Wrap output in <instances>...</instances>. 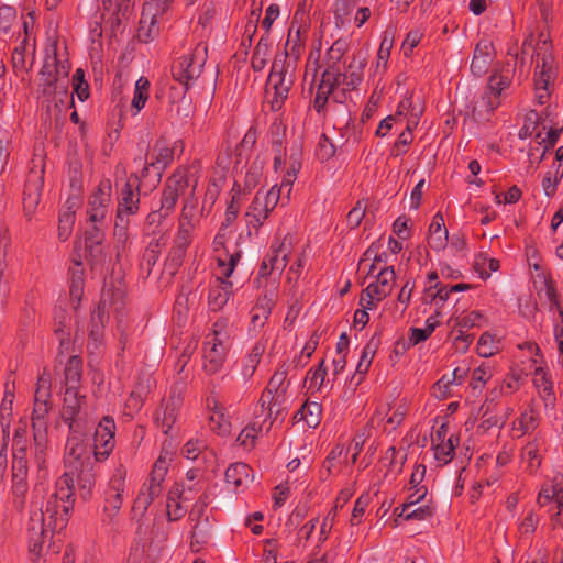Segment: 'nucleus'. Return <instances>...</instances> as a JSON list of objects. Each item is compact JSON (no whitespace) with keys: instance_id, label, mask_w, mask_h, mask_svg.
Masks as SVG:
<instances>
[{"instance_id":"obj_1","label":"nucleus","mask_w":563,"mask_h":563,"mask_svg":"<svg viewBox=\"0 0 563 563\" xmlns=\"http://www.w3.org/2000/svg\"><path fill=\"white\" fill-rule=\"evenodd\" d=\"M65 446L66 472L56 483V492L40 507L31 511L27 532L29 548L33 555L40 556L42 544L48 536L65 528L68 512L73 507L74 475L90 466L91 446L84 443L77 429L70 430Z\"/></svg>"},{"instance_id":"obj_2","label":"nucleus","mask_w":563,"mask_h":563,"mask_svg":"<svg viewBox=\"0 0 563 563\" xmlns=\"http://www.w3.org/2000/svg\"><path fill=\"white\" fill-rule=\"evenodd\" d=\"M70 65L64 54L58 53L57 43L47 49L38 74V91L48 104L58 106L68 97Z\"/></svg>"},{"instance_id":"obj_3","label":"nucleus","mask_w":563,"mask_h":563,"mask_svg":"<svg viewBox=\"0 0 563 563\" xmlns=\"http://www.w3.org/2000/svg\"><path fill=\"white\" fill-rule=\"evenodd\" d=\"M230 347V332L224 321L214 323L212 333L205 341L203 360L205 371L209 374L217 373L223 365Z\"/></svg>"},{"instance_id":"obj_4","label":"nucleus","mask_w":563,"mask_h":563,"mask_svg":"<svg viewBox=\"0 0 563 563\" xmlns=\"http://www.w3.org/2000/svg\"><path fill=\"white\" fill-rule=\"evenodd\" d=\"M111 202V184L102 181L96 192H93L88 202L89 223L107 224Z\"/></svg>"},{"instance_id":"obj_5","label":"nucleus","mask_w":563,"mask_h":563,"mask_svg":"<svg viewBox=\"0 0 563 563\" xmlns=\"http://www.w3.org/2000/svg\"><path fill=\"white\" fill-rule=\"evenodd\" d=\"M113 437L114 422L110 418H104L96 429L93 445L91 448L97 461H101L110 454L114 445Z\"/></svg>"},{"instance_id":"obj_6","label":"nucleus","mask_w":563,"mask_h":563,"mask_svg":"<svg viewBox=\"0 0 563 563\" xmlns=\"http://www.w3.org/2000/svg\"><path fill=\"white\" fill-rule=\"evenodd\" d=\"M290 84L291 81L289 79L286 80L284 64L282 62L275 60L268 77V89H274V96L271 100L272 109L274 111L282 108L284 100L288 96Z\"/></svg>"},{"instance_id":"obj_7","label":"nucleus","mask_w":563,"mask_h":563,"mask_svg":"<svg viewBox=\"0 0 563 563\" xmlns=\"http://www.w3.org/2000/svg\"><path fill=\"white\" fill-rule=\"evenodd\" d=\"M133 183L131 180H125L122 184L118 199L117 216L126 217L130 214H135L139 210L140 178L136 175L133 176Z\"/></svg>"},{"instance_id":"obj_8","label":"nucleus","mask_w":563,"mask_h":563,"mask_svg":"<svg viewBox=\"0 0 563 563\" xmlns=\"http://www.w3.org/2000/svg\"><path fill=\"white\" fill-rule=\"evenodd\" d=\"M191 177V174L179 172L168 179L162 198V209L165 211V216L174 209L178 197L185 194Z\"/></svg>"},{"instance_id":"obj_9","label":"nucleus","mask_w":563,"mask_h":563,"mask_svg":"<svg viewBox=\"0 0 563 563\" xmlns=\"http://www.w3.org/2000/svg\"><path fill=\"white\" fill-rule=\"evenodd\" d=\"M170 0H146L140 21L139 38L148 41L154 31L156 18L159 13L164 12Z\"/></svg>"},{"instance_id":"obj_10","label":"nucleus","mask_w":563,"mask_h":563,"mask_svg":"<svg viewBox=\"0 0 563 563\" xmlns=\"http://www.w3.org/2000/svg\"><path fill=\"white\" fill-rule=\"evenodd\" d=\"M366 65V54L358 52L354 55L344 73L335 71V80L338 86L343 85L347 89L355 88L363 79V69Z\"/></svg>"},{"instance_id":"obj_11","label":"nucleus","mask_w":563,"mask_h":563,"mask_svg":"<svg viewBox=\"0 0 563 563\" xmlns=\"http://www.w3.org/2000/svg\"><path fill=\"white\" fill-rule=\"evenodd\" d=\"M122 297L123 291L120 288H113L108 285L103 288L98 311L92 314V328L90 335L95 341L99 338V324L103 323L107 307L115 305L122 299Z\"/></svg>"},{"instance_id":"obj_12","label":"nucleus","mask_w":563,"mask_h":563,"mask_svg":"<svg viewBox=\"0 0 563 563\" xmlns=\"http://www.w3.org/2000/svg\"><path fill=\"white\" fill-rule=\"evenodd\" d=\"M395 282V272L391 266L385 267L379 271L376 280L372 282L365 289L366 296H373L376 301L386 298L393 290Z\"/></svg>"},{"instance_id":"obj_13","label":"nucleus","mask_w":563,"mask_h":563,"mask_svg":"<svg viewBox=\"0 0 563 563\" xmlns=\"http://www.w3.org/2000/svg\"><path fill=\"white\" fill-rule=\"evenodd\" d=\"M84 397H80L77 389H66L64 396L63 407V419L69 423V429L74 430L79 427L78 421L81 411V401Z\"/></svg>"},{"instance_id":"obj_14","label":"nucleus","mask_w":563,"mask_h":563,"mask_svg":"<svg viewBox=\"0 0 563 563\" xmlns=\"http://www.w3.org/2000/svg\"><path fill=\"white\" fill-rule=\"evenodd\" d=\"M534 90L536 100L539 104H544L550 96L549 86L555 77V70L543 59L542 66H537Z\"/></svg>"},{"instance_id":"obj_15","label":"nucleus","mask_w":563,"mask_h":563,"mask_svg":"<svg viewBox=\"0 0 563 563\" xmlns=\"http://www.w3.org/2000/svg\"><path fill=\"white\" fill-rule=\"evenodd\" d=\"M493 49L492 42L487 40H483L476 45L471 63L473 75L481 77L486 74L494 58Z\"/></svg>"},{"instance_id":"obj_16","label":"nucleus","mask_w":563,"mask_h":563,"mask_svg":"<svg viewBox=\"0 0 563 563\" xmlns=\"http://www.w3.org/2000/svg\"><path fill=\"white\" fill-rule=\"evenodd\" d=\"M207 407L211 411L209 418L211 429L221 435L229 433L230 422L227 417V409L214 396L207 398Z\"/></svg>"},{"instance_id":"obj_17","label":"nucleus","mask_w":563,"mask_h":563,"mask_svg":"<svg viewBox=\"0 0 563 563\" xmlns=\"http://www.w3.org/2000/svg\"><path fill=\"white\" fill-rule=\"evenodd\" d=\"M106 224L90 223V228L86 231V249L92 261H98L102 255V241L104 238L103 229Z\"/></svg>"},{"instance_id":"obj_18","label":"nucleus","mask_w":563,"mask_h":563,"mask_svg":"<svg viewBox=\"0 0 563 563\" xmlns=\"http://www.w3.org/2000/svg\"><path fill=\"white\" fill-rule=\"evenodd\" d=\"M218 285L213 286L209 292V307L213 311H218L224 307L232 292V283L223 278L217 279Z\"/></svg>"},{"instance_id":"obj_19","label":"nucleus","mask_w":563,"mask_h":563,"mask_svg":"<svg viewBox=\"0 0 563 563\" xmlns=\"http://www.w3.org/2000/svg\"><path fill=\"white\" fill-rule=\"evenodd\" d=\"M200 67L201 64H194L192 57L184 56L173 66V76L179 82L188 85L189 80L199 76Z\"/></svg>"},{"instance_id":"obj_20","label":"nucleus","mask_w":563,"mask_h":563,"mask_svg":"<svg viewBox=\"0 0 563 563\" xmlns=\"http://www.w3.org/2000/svg\"><path fill=\"white\" fill-rule=\"evenodd\" d=\"M339 78L335 77V73L333 69H328L323 73L321 82L318 87L316 98H314V108L318 112L324 107L328 100V96L333 91L334 87L338 86L335 80Z\"/></svg>"},{"instance_id":"obj_21","label":"nucleus","mask_w":563,"mask_h":563,"mask_svg":"<svg viewBox=\"0 0 563 563\" xmlns=\"http://www.w3.org/2000/svg\"><path fill=\"white\" fill-rule=\"evenodd\" d=\"M429 245L434 250H443L448 241V230L444 228V219L441 213H437L429 228Z\"/></svg>"},{"instance_id":"obj_22","label":"nucleus","mask_w":563,"mask_h":563,"mask_svg":"<svg viewBox=\"0 0 563 563\" xmlns=\"http://www.w3.org/2000/svg\"><path fill=\"white\" fill-rule=\"evenodd\" d=\"M93 486L95 475L91 472L90 466L80 468L74 475L73 494L77 490L82 499H87L90 497Z\"/></svg>"},{"instance_id":"obj_23","label":"nucleus","mask_w":563,"mask_h":563,"mask_svg":"<svg viewBox=\"0 0 563 563\" xmlns=\"http://www.w3.org/2000/svg\"><path fill=\"white\" fill-rule=\"evenodd\" d=\"M225 481L234 488L245 486L250 482V468L244 463L230 465L225 471Z\"/></svg>"},{"instance_id":"obj_24","label":"nucleus","mask_w":563,"mask_h":563,"mask_svg":"<svg viewBox=\"0 0 563 563\" xmlns=\"http://www.w3.org/2000/svg\"><path fill=\"white\" fill-rule=\"evenodd\" d=\"M203 490V485L200 481L196 483L183 482L180 485H176L169 493L172 500L190 501L196 494Z\"/></svg>"},{"instance_id":"obj_25","label":"nucleus","mask_w":563,"mask_h":563,"mask_svg":"<svg viewBox=\"0 0 563 563\" xmlns=\"http://www.w3.org/2000/svg\"><path fill=\"white\" fill-rule=\"evenodd\" d=\"M498 98H495L494 95L489 93V90L487 89L485 96H483L481 100H477L473 104L472 114L474 120L486 119L487 114L495 110L498 107Z\"/></svg>"},{"instance_id":"obj_26","label":"nucleus","mask_w":563,"mask_h":563,"mask_svg":"<svg viewBox=\"0 0 563 563\" xmlns=\"http://www.w3.org/2000/svg\"><path fill=\"white\" fill-rule=\"evenodd\" d=\"M161 494V484L150 481L148 485L140 492L134 501V510L144 512L151 503Z\"/></svg>"},{"instance_id":"obj_27","label":"nucleus","mask_w":563,"mask_h":563,"mask_svg":"<svg viewBox=\"0 0 563 563\" xmlns=\"http://www.w3.org/2000/svg\"><path fill=\"white\" fill-rule=\"evenodd\" d=\"M286 382V373L285 372H277L275 373L266 388V394L268 396H272V400H274V405H280L282 404V397L286 393L287 386L285 385Z\"/></svg>"},{"instance_id":"obj_28","label":"nucleus","mask_w":563,"mask_h":563,"mask_svg":"<svg viewBox=\"0 0 563 563\" xmlns=\"http://www.w3.org/2000/svg\"><path fill=\"white\" fill-rule=\"evenodd\" d=\"M179 409V399H172L165 406L162 413H158L157 421L164 433H168L176 421Z\"/></svg>"},{"instance_id":"obj_29","label":"nucleus","mask_w":563,"mask_h":563,"mask_svg":"<svg viewBox=\"0 0 563 563\" xmlns=\"http://www.w3.org/2000/svg\"><path fill=\"white\" fill-rule=\"evenodd\" d=\"M81 376V362L77 356L68 360L65 367V386L66 389H77Z\"/></svg>"},{"instance_id":"obj_30","label":"nucleus","mask_w":563,"mask_h":563,"mask_svg":"<svg viewBox=\"0 0 563 563\" xmlns=\"http://www.w3.org/2000/svg\"><path fill=\"white\" fill-rule=\"evenodd\" d=\"M321 412V405L311 401L306 402L298 413L300 415V419L305 420L309 428H316L320 423Z\"/></svg>"},{"instance_id":"obj_31","label":"nucleus","mask_w":563,"mask_h":563,"mask_svg":"<svg viewBox=\"0 0 563 563\" xmlns=\"http://www.w3.org/2000/svg\"><path fill=\"white\" fill-rule=\"evenodd\" d=\"M268 213L269 211L266 210V206L262 201V194L258 192L250 206L246 217L250 218V223L253 225H261L268 217Z\"/></svg>"},{"instance_id":"obj_32","label":"nucleus","mask_w":563,"mask_h":563,"mask_svg":"<svg viewBox=\"0 0 563 563\" xmlns=\"http://www.w3.org/2000/svg\"><path fill=\"white\" fill-rule=\"evenodd\" d=\"M269 55V43L267 38L261 37L257 45L254 48L253 56H252V67L254 70L260 71L262 70L268 59Z\"/></svg>"},{"instance_id":"obj_33","label":"nucleus","mask_w":563,"mask_h":563,"mask_svg":"<svg viewBox=\"0 0 563 563\" xmlns=\"http://www.w3.org/2000/svg\"><path fill=\"white\" fill-rule=\"evenodd\" d=\"M289 250L286 247L285 243H282L278 247L272 249V255H269L266 261L269 263L271 271H277L282 273L287 265V256Z\"/></svg>"},{"instance_id":"obj_34","label":"nucleus","mask_w":563,"mask_h":563,"mask_svg":"<svg viewBox=\"0 0 563 563\" xmlns=\"http://www.w3.org/2000/svg\"><path fill=\"white\" fill-rule=\"evenodd\" d=\"M150 81L145 77H140L135 82L134 97L132 99V107L139 112L148 98Z\"/></svg>"},{"instance_id":"obj_35","label":"nucleus","mask_w":563,"mask_h":563,"mask_svg":"<svg viewBox=\"0 0 563 563\" xmlns=\"http://www.w3.org/2000/svg\"><path fill=\"white\" fill-rule=\"evenodd\" d=\"M542 124V129L545 130L547 125L544 121H541V118L538 112L530 111L525 120V124L519 132L520 139H527L531 135H536L539 130V126Z\"/></svg>"},{"instance_id":"obj_36","label":"nucleus","mask_w":563,"mask_h":563,"mask_svg":"<svg viewBox=\"0 0 563 563\" xmlns=\"http://www.w3.org/2000/svg\"><path fill=\"white\" fill-rule=\"evenodd\" d=\"M264 352H265V346L262 343H256L254 345V347L252 349V352L244 361L243 375L246 378H250L254 374Z\"/></svg>"},{"instance_id":"obj_37","label":"nucleus","mask_w":563,"mask_h":563,"mask_svg":"<svg viewBox=\"0 0 563 563\" xmlns=\"http://www.w3.org/2000/svg\"><path fill=\"white\" fill-rule=\"evenodd\" d=\"M128 223H129V220L126 219V217H122V216L115 217L113 234H114V239H115V247L118 250L124 249L128 243V240H129Z\"/></svg>"},{"instance_id":"obj_38","label":"nucleus","mask_w":563,"mask_h":563,"mask_svg":"<svg viewBox=\"0 0 563 563\" xmlns=\"http://www.w3.org/2000/svg\"><path fill=\"white\" fill-rule=\"evenodd\" d=\"M498 351V344L494 336L485 332L481 335L477 344V353L482 357H489Z\"/></svg>"},{"instance_id":"obj_39","label":"nucleus","mask_w":563,"mask_h":563,"mask_svg":"<svg viewBox=\"0 0 563 563\" xmlns=\"http://www.w3.org/2000/svg\"><path fill=\"white\" fill-rule=\"evenodd\" d=\"M432 449L434 451V457L437 461H439L441 464L449 463L452 460L454 452L452 437L448 438V441L445 443L432 445Z\"/></svg>"},{"instance_id":"obj_40","label":"nucleus","mask_w":563,"mask_h":563,"mask_svg":"<svg viewBox=\"0 0 563 563\" xmlns=\"http://www.w3.org/2000/svg\"><path fill=\"white\" fill-rule=\"evenodd\" d=\"M510 84V79L508 76L500 75L498 71H495L488 81L487 89L489 93L494 95L495 98H498L504 89H506Z\"/></svg>"},{"instance_id":"obj_41","label":"nucleus","mask_w":563,"mask_h":563,"mask_svg":"<svg viewBox=\"0 0 563 563\" xmlns=\"http://www.w3.org/2000/svg\"><path fill=\"white\" fill-rule=\"evenodd\" d=\"M47 400H41L35 397V406L33 410V428L34 433H43L42 429L44 427L43 419L47 413Z\"/></svg>"},{"instance_id":"obj_42","label":"nucleus","mask_w":563,"mask_h":563,"mask_svg":"<svg viewBox=\"0 0 563 563\" xmlns=\"http://www.w3.org/2000/svg\"><path fill=\"white\" fill-rule=\"evenodd\" d=\"M74 92L77 95L80 101H85L89 97V86L84 79V70L81 68L76 69L73 76Z\"/></svg>"},{"instance_id":"obj_43","label":"nucleus","mask_w":563,"mask_h":563,"mask_svg":"<svg viewBox=\"0 0 563 563\" xmlns=\"http://www.w3.org/2000/svg\"><path fill=\"white\" fill-rule=\"evenodd\" d=\"M155 159L151 163L157 169H164L172 159V151L165 146L157 144L154 147Z\"/></svg>"},{"instance_id":"obj_44","label":"nucleus","mask_w":563,"mask_h":563,"mask_svg":"<svg viewBox=\"0 0 563 563\" xmlns=\"http://www.w3.org/2000/svg\"><path fill=\"white\" fill-rule=\"evenodd\" d=\"M27 476L26 455H13L12 481H25Z\"/></svg>"},{"instance_id":"obj_45","label":"nucleus","mask_w":563,"mask_h":563,"mask_svg":"<svg viewBox=\"0 0 563 563\" xmlns=\"http://www.w3.org/2000/svg\"><path fill=\"white\" fill-rule=\"evenodd\" d=\"M262 427L256 423H252L247 426L245 429L241 431L238 437V442L243 446H253L254 441L257 434L261 432Z\"/></svg>"},{"instance_id":"obj_46","label":"nucleus","mask_w":563,"mask_h":563,"mask_svg":"<svg viewBox=\"0 0 563 563\" xmlns=\"http://www.w3.org/2000/svg\"><path fill=\"white\" fill-rule=\"evenodd\" d=\"M26 429L24 427H20L15 430L13 437V455H26Z\"/></svg>"},{"instance_id":"obj_47","label":"nucleus","mask_w":563,"mask_h":563,"mask_svg":"<svg viewBox=\"0 0 563 563\" xmlns=\"http://www.w3.org/2000/svg\"><path fill=\"white\" fill-rule=\"evenodd\" d=\"M558 137L559 130L549 129L547 133H543L541 130L537 132L536 140L538 141V144L544 145L542 156L544 155L545 151H548L556 143Z\"/></svg>"},{"instance_id":"obj_48","label":"nucleus","mask_w":563,"mask_h":563,"mask_svg":"<svg viewBox=\"0 0 563 563\" xmlns=\"http://www.w3.org/2000/svg\"><path fill=\"white\" fill-rule=\"evenodd\" d=\"M126 472L122 466H119L109 483V493L123 494Z\"/></svg>"},{"instance_id":"obj_49","label":"nucleus","mask_w":563,"mask_h":563,"mask_svg":"<svg viewBox=\"0 0 563 563\" xmlns=\"http://www.w3.org/2000/svg\"><path fill=\"white\" fill-rule=\"evenodd\" d=\"M51 376L44 371L43 374L38 377L37 388L35 391V396L41 400H47L51 395Z\"/></svg>"},{"instance_id":"obj_50","label":"nucleus","mask_w":563,"mask_h":563,"mask_svg":"<svg viewBox=\"0 0 563 563\" xmlns=\"http://www.w3.org/2000/svg\"><path fill=\"white\" fill-rule=\"evenodd\" d=\"M276 295L274 290L267 291L257 302L256 310L262 312L264 319H267L275 303Z\"/></svg>"},{"instance_id":"obj_51","label":"nucleus","mask_w":563,"mask_h":563,"mask_svg":"<svg viewBox=\"0 0 563 563\" xmlns=\"http://www.w3.org/2000/svg\"><path fill=\"white\" fill-rule=\"evenodd\" d=\"M534 384L540 389V391L547 394V396H552V383L548 379L544 371L541 367H538L534 371Z\"/></svg>"},{"instance_id":"obj_52","label":"nucleus","mask_w":563,"mask_h":563,"mask_svg":"<svg viewBox=\"0 0 563 563\" xmlns=\"http://www.w3.org/2000/svg\"><path fill=\"white\" fill-rule=\"evenodd\" d=\"M205 448L206 445L203 444V442L198 440H189L183 449V454L186 459L194 461L198 459L200 452Z\"/></svg>"},{"instance_id":"obj_53","label":"nucleus","mask_w":563,"mask_h":563,"mask_svg":"<svg viewBox=\"0 0 563 563\" xmlns=\"http://www.w3.org/2000/svg\"><path fill=\"white\" fill-rule=\"evenodd\" d=\"M82 296V277L80 271L73 272V279L70 285V298L73 301L79 302Z\"/></svg>"},{"instance_id":"obj_54","label":"nucleus","mask_w":563,"mask_h":563,"mask_svg":"<svg viewBox=\"0 0 563 563\" xmlns=\"http://www.w3.org/2000/svg\"><path fill=\"white\" fill-rule=\"evenodd\" d=\"M393 42H394L393 35L389 33V31H386L384 34V37L382 40L380 47L378 49V64L380 62H384L386 64V62L390 55Z\"/></svg>"},{"instance_id":"obj_55","label":"nucleus","mask_w":563,"mask_h":563,"mask_svg":"<svg viewBox=\"0 0 563 563\" xmlns=\"http://www.w3.org/2000/svg\"><path fill=\"white\" fill-rule=\"evenodd\" d=\"M75 220L70 218L69 214H60L59 223H58V236L60 240L65 241L71 233L73 225Z\"/></svg>"},{"instance_id":"obj_56","label":"nucleus","mask_w":563,"mask_h":563,"mask_svg":"<svg viewBox=\"0 0 563 563\" xmlns=\"http://www.w3.org/2000/svg\"><path fill=\"white\" fill-rule=\"evenodd\" d=\"M184 501L181 500H172L170 499V493L168 494L167 498V516L169 520H177L180 517L184 516L185 509L183 507Z\"/></svg>"},{"instance_id":"obj_57","label":"nucleus","mask_w":563,"mask_h":563,"mask_svg":"<svg viewBox=\"0 0 563 563\" xmlns=\"http://www.w3.org/2000/svg\"><path fill=\"white\" fill-rule=\"evenodd\" d=\"M364 216L365 207L362 205L361 201H358L356 206L347 214V224L353 229L358 227Z\"/></svg>"},{"instance_id":"obj_58","label":"nucleus","mask_w":563,"mask_h":563,"mask_svg":"<svg viewBox=\"0 0 563 563\" xmlns=\"http://www.w3.org/2000/svg\"><path fill=\"white\" fill-rule=\"evenodd\" d=\"M209 531V522L208 519H205L203 521H198L195 525L194 531H192V539L196 543L202 544L207 541Z\"/></svg>"},{"instance_id":"obj_59","label":"nucleus","mask_w":563,"mask_h":563,"mask_svg":"<svg viewBox=\"0 0 563 563\" xmlns=\"http://www.w3.org/2000/svg\"><path fill=\"white\" fill-rule=\"evenodd\" d=\"M421 32L413 30L408 33L406 40L402 43V51L406 56L410 55L412 49L419 44L421 40Z\"/></svg>"},{"instance_id":"obj_60","label":"nucleus","mask_w":563,"mask_h":563,"mask_svg":"<svg viewBox=\"0 0 563 563\" xmlns=\"http://www.w3.org/2000/svg\"><path fill=\"white\" fill-rule=\"evenodd\" d=\"M280 196V189L277 187H272L266 194H262V201L266 206V210L271 212L278 203Z\"/></svg>"},{"instance_id":"obj_61","label":"nucleus","mask_w":563,"mask_h":563,"mask_svg":"<svg viewBox=\"0 0 563 563\" xmlns=\"http://www.w3.org/2000/svg\"><path fill=\"white\" fill-rule=\"evenodd\" d=\"M44 434L43 433H34V459L38 465V468H43L44 464Z\"/></svg>"},{"instance_id":"obj_62","label":"nucleus","mask_w":563,"mask_h":563,"mask_svg":"<svg viewBox=\"0 0 563 563\" xmlns=\"http://www.w3.org/2000/svg\"><path fill=\"white\" fill-rule=\"evenodd\" d=\"M522 460L529 463V467L532 470H536L539 464V457L538 452L536 448L531 444L527 445L522 451Z\"/></svg>"},{"instance_id":"obj_63","label":"nucleus","mask_w":563,"mask_h":563,"mask_svg":"<svg viewBox=\"0 0 563 563\" xmlns=\"http://www.w3.org/2000/svg\"><path fill=\"white\" fill-rule=\"evenodd\" d=\"M431 511L428 506H419L416 508L409 509V511L405 515L406 520H424L430 517Z\"/></svg>"},{"instance_id":"obj_64","label":"nucleus","mask_w":563,"mask_h":563,"mask_svg":"<svg viewBox=\"0 0 563 563\" xmlns=\"http://www.w3.org/2000/svg\"><path fill=\"white\" fill-rule=\"evenodd\" d=\"M12 63L15 69H26L25 67V44L24 42L14 48L12 53Z\"/></svg>"}]
</instances>
